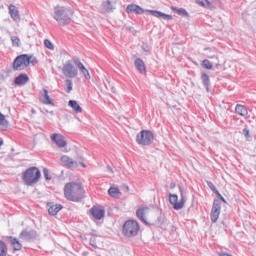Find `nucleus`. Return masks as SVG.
<instances>
[{"instance_id": "1", "label": "nucleus", "mask_w": 256, "mask_h": 256, "mask_svg": "<svg viewBox=\"0 0 256 256\" xmlns=\"http://www.w3.org/2000/svg\"><path fill=\"white\" fill-rule=\"evenodd\" d=\"M64 195L68 201H81L85 190L81 182H69L64 186Z\"/></svg>"}, {"instance_id": "2", "label": "nucleus", "mask_w": 256, "mask_h": 256, "mask_svg": "<svg viewBox=\"0 0 256 256\" xmlns=\"http://www.w3.org/2000/svg\"><path fill=\"white\" fill-rule=\"evenodd\" d=\"M126 11L127 13H136V15H143V13H149V15H152V17H156V19H163L164 21H173V16L169 14H165L157 10H143V8L135 4L128 5Z\"/></svg>"}, {"instance_id": "3", "label": "nucleus", "mask_w": 256, "mask_h": 256, "mask_svg": "<svg viewBox=\"0 0 256 256\" xmlns=\"http://www.w3.org/2000/svg\"><path fill=\"white\" fill-rule=\"evenodd\" d=\"M71 17V13H69V10L66 7L56 6L54 8L53 18L60 27H67V25H70L72 21Z\"/></svg>"}, {"instance_id": "4", "label": "nucleus", "mask_w": 256, "mask_h": 256, "mask_svg": "<svg viewBox=\"0 0 256 256\" xmlns=\"http://www.w3.org/2000/svg\"><path fill=\"white\" fill-rule=\"evenodd\" d=\"M179 189L181 195L180 201L177 194H169L170 204L173 205V209H175L176 211L183 209V207H185V203H187V191L184 190L182 187H179Z\"/></svg>"}, {"instance_id": "5", "label": "nucleus", "mask_w": 256, "mask_h": 256, "mask_svg": "<svg viewBox=\"0 0 256 256\" xmlns=\"http://www.w3.org/2000/svg\"><path fill=\"white\" fill-rule=\"evenodd\" d=\"M139 223L135 220H128L124 223L122 233L124 237H137L139 233Z\"/></svg>"}, {"instance_id": "6", "label": "nucleus", "mask_w": 256, "mask_h": 256, "mask_svg": "<svg viewBox=\"0 0 256 256\" xmlns=\"http://www.w3.org/2000/svg\"><path fill=\"white\" fill-rule=\"evenodd\" d=\"M39 179H41V171L37 167L29 168L23 175L26 185H35V183H39Z\"/></svg>"}, {"instance_id": "7", "label": "nucleus", "mask_w": 256, "mask_h": 256, "mask_svg": "<svg viewBox=\"0 0 256 256\" xmlns=\"http://www.w3.org/2000/svg\"><path fill=\"white\" fill-rule=\"evenodd\" d=\"M62 73L68 79H75V77L79 75V70L77 69V67H75L73 60H68L65 62V64L62 67Z\"/></svg>"}, {"instance_id": "8", "label": "nucleus", "mask_w": 256, "mask_h": 256, "mask_svg": "<svg viewBox=\"0 0 256 256\" xmlns=\"http://www.w3.org/2000/svg\"><path fill=\"white\" fill-rule=\"evenodd\" d=\"M155 137L153 136V132L149 130H142L139 134L136 136V142L138 145H151L153 143Z\"/></svg>"}, {"instance_id": "9", "label": "nucleus", "mask_w": 256, "mask_h": 256, "mask_svg": "<svg viewBox=\"0 0 256 256\" xmlns=\"http://www.w3.org/2000/svg\"><path fill=\"white\" fill-rule=\"evenodd\" d=\"M136 215L140 221L143 223H149L148 221H151L153 219V209L147 207V206H141L137 209Z\"/></svg>"}, {"instance_id": "10", "label": "nucleus", "mask_w": 256, "mask_h": 256, "mask_svg": "<svg viewBox=\"0 0 256 256\" xmlns=\"http://www.w3.org/2000/svg\"><path fill=\"white\" fill-rule=\"evenodd\" d=\"M30 61H31V58H29V55L27 54H23L16 57L13 62L14 71H23L25 67H29Z\"/></svg>"}, {"instance_id": "11", "label": "nucleus", "mask_w": 256, "mask_h": 256, "mask_svg": "<svg viewBox=\"0 0 256 256\" xmlns=\"http://www.w3.org/2000/svg\"><path fill=\"white\" fill-rule=\"evenodd\" d=\"M53 143L57 145L60 149H64V147H67V140L65 139V136H63L60 133H54L50 136Z\"/></svg>"}, {"instance_id": "12", "label": "nucleus", "mask_w": 256, "mask_h": 256, "mask_svg": "<svg viewBox=\"0 0 256 256\" xmlns=\"http://www.w3.org/2000/svg\"><path fill=\"white\" fill-rule=\"evenodd\" d=\"M219 215H221V201L214 200L212 212H211L212 223H217L219 219Z\"/></svg>"}, {"instance_id": "13", "label": "nucleus", "mask_w": 256, "mask_h": 256, "mask_svg": "<svg viewBox=\"0 0 256 256\" xmlns=\"http://www.w3.org/2000/svg\"><path fill=\"white\" fill-rule=\"evenodd\" d=\"M60 161L63 163L64 167H68V169H77V167H79V163L67 155L61 156Z\"/></svg>"}, {"instance_id": "14", "label": "nucleus", "mask_w": 256, "mask_h": 256, "mask_svg": "<svg viewBox=\"0 0 256 256\" xmlns=\"http://www.w3.org/2000/svg\"><path fill=\"white\" fill-rule=\"evenodd\" d=\"M90 213L94 219H97V221H101L103 217H105V208L99 207V206H93L90 209Z\"/></svg>"}, {"instance_id": "15", "label": "nucleus", "mask_w": 256, "mask_h": 256, "mask_svg": "<svg viewBox=\"0 0 256 256\" xmlns=\"http://www.w3.org/2000/svg\"><path fill=\"white\" fill-rule=\"evenodd\" d=\"M8 9L11 19H13V21L16 23H19L21 21V14H19V9L17 6L11 4Z\"/></svg>"}, {"instance_id": "16", "label": "nucleus", "mask_w": 256, "mask_h": 256, "mask_svg": "<svg viewBox=\"0 0 256 256\" xmlns=\"http://www.w3.org/2000/svg\"><path fill=\"white\" fill-rule=\"evenodd\" d=\"M48 213L49 215H57L63 209V205L61 204H53V202L48 203Z\"/></svg>"}, {"instance_id": "17", "label": "nucleus", "mask_w": 256, "mask_h": 256, "mask_svg": "<svg viewBox=\"0 0 256 256\" xmlns=\"http://www.w3.org/2000/svg\"><path fill=\"white\" fill-rule=\"evenodd\" d=\"M134 65L136 67V69L139 71V73H141L142 75L147 73V68L145 67V62L143 61V59L138 58L134 61Z\"/></svg>"}, {"instance_id": "18", "label": "nucleus", "mask_w": 256, "mask_h": 256, "mask_svg": "<svg viewBox=\"0 0 256 256\" xmlns=\"http://www.w3.org/2000/svg\"><path fill=\"white\" fill-rule=\"evenodd\" d=\"M14 83L19 87H21L22 85H26V83H29V76L27 74H20L18 77L15 78Z\"/></svg>"}, {"instance_id": "19", "label": "nucleus", "mask_w": 256, "mask_h": 256, "mask_svg": "<svg viewBox=\"0 0 256 256\" xmlns=\"http://www.w3.org/2000/svg\"><path fill=\"white\" fill-rule=\"evenodd\" d=\"M7 239L10 241L14 251H21V249H23V245H21V242H19V240H17V238L8 236Z\"/></svg>"}, {"instance_id": "20", "label": "nucleus", "mask_w": 256, "mask_h": 256, "mask_svg": "<svg viewBox=\"0 0 256 256\" xmlns=\"http://www.w3.org/2000/svg\"><path fill=\"white\" fill-rule=\"evenodd\" d=\"M42 103L44 105H53V100H51V96H49V91L47 89H43V93L41 94Z\"/></svg>"}, {"instance_id": "21", "label": "nucleus", "mask_w": 256, "mask_h": 256, "mask_svg": "<svg viewBox=\"0 0 256 256\" xmlns=\"http://www.w3.org/2000/svg\"><path fill=\"white\" fill-rule=\"evenodd\" d=\"M69 107H71V109H73V111H75V113H83V108H81V106L79 105V103H77V101L75 100H70L68 102Z\"/></svg>"}, {"instance_id": "22", "label": "nucleus", "mask_w": 256, "mask_h": 256, "mask_svg": "<svg viewBox=\"0 0 256 256\" xmlns=\"http://www.w3.org/2000/svg\"><path fill=\"white\" fill-rule=\"evenodd\" d=\"M171 11H173V13H176V15H181V17H189V13L183 8H177L175 6H172Z\"/></svg>"}, {"instance_id": "23", "label": "nucleus", "mask_w": 256, "mask_h": 256, "mask_svg": "<svg viewBox=\"0 0 256 256\" xmlns=\"http://www.w3.org/2000/svg\"><path fill=\"white\" fill-rule=\"evenodd\" d=\"M7 127H9V121H7L5 115L0 112V131H5Z\"/></svg>"}, {"instance_id": "24", "label": "nucleus", "mask_w": 256, "mask_h": 256, "mask_svg": "<svg viewBox=\"0 0 256 256\" xmlns=\"http://www.w3.org/2000/svg\"><path fill=\"white\" fill-rule=\"evenodd\" d=\"M196 3L201 7H205L206 9H215L213 3L209 2V0H196Z\"/></svg>"}, {"instance_id": "25", "label": "nucleus", "mask_w": 256, "mask_h": 256, "mask_svg": "<svg viewBox=\"0 0 256 256\" xmlns=\"http://www.w3.org/2000/svg\"><path fill=\"white\" fill-rule=\"evenodd\" d=\"M235 111H236L237 115H240L241 117H246V115L248 113L245 106H243L241 104L236 105Z\"/></svg>"}, {"instance_id": "26", "label": "nucleus", "mask_w": 256, "mask_h": 256, "mask_svg": "<svg viewBox=\"0 0 256 256\" xmlns=\"http://www.w3.org/2000/svg\"><path fill=\"white\" fill-rule=\"evenodd\" d=\"M35 237V232L34 231H22L20 234V238L24 239L25 241H29V239H33Z\"/></svg>"}, {"instance_id": "27", "label": "nucleus", "mask_w": 256, "mask_h": 256, "mask_svg": "<svg viewBox=\"0 0 256 256\" xmlns=\"http://www.w3.org/2000/svg\"><path fill=\"white\" fill-rule=\"evenodd\" d=\"M108 195L110 197H114V199H117L121 195V191L117 187H110L108 190Z\"/></svg>"}, {"instance_id": "28", "label": "nucleus", "mask_w": 256, "mask_h": 256, "mask_svg": "<svg viewBox=\"0 0 256 256\" xmlns=\"http://www.w3.org/2000/svg\"><path fill=\"white\" fill-rule=\"evenodd\" d=\"M102 7L107 11V13L113 11V4L111 0H106L102 3Z\"/></svg>"}, {"instance_id": "29", "label": "nucleus", "mask_w": 256, "mask_h": 256, "mask_svg": "<svg viewBox=\"0 0 256 256\" xmlns=\"http://www.w3.org/2000/svg\"><path fill=\"white\" fill-rule=\"evenodd\" d=\"M8 249L7 244L0 240V256H7Z\"/></svg>"}, {"instance_id": "30", "label": "nucleus", "mask_w": 256, "mask_h": 256, "mask_svg": "<svg viewBox=\"0 0 256 256\" xmlns=\"http://www.w3.org/2000/svg\"><path fill=\"white\" fill-rule=\"evenodd\" d=\"M202 83L206 87V91H209L210 80L209 75H207L206 73L202 74Z\"/></svg>"}, {"instance_id": "31", "label": "nucleus", "mask_w": 256, "mask_h": 256, "mask_svg": "<svg viewBox=\"0 0 256 256\" xmlns=\"http://www.w3.org/2000/svg\"><path fill=\"white\" fill-rule=\"evenodd\" d=\"M65 84H66V93H71V91H73V80L66 79Z\"/></svg>"}, {"instance_id": "32", "label": "nucleus", "mask_w": 256, "mask_h": 256, "mask_svg": "<svg viewBox=\"0 0 256 256\" xmlns=\"http://www.w3.org/2000/svg\"><path fill=\"white\" fill-rule=\"evenodd\" d=\"M12 46L13 47H21V39L17 36H11Z\"/></svg>"}, {"instance_id": "33", "label": "nucleus", "mask_w": 256, "mask_h": 256, "mask_svg": "<svg viewBox=\"0 0 256 256\" xmlns=\"http://www.w3.org/2000/svg\"><path fill=\"white\" fill-rule=\"evenodd\" d=\"M44 45L47 49H50V51L55 50V45H53V42H51V40H49V39L44 40Z\"/></svg>"}, {"instance_id": "34", "label": "nucleus", "mask_w": 256, "mask_h": 256, "mask_svg": "<svg viewBox=\"0 0 256 256\" xmlns=\"http://www.w3.org/2000/svg\"><path fill=\"white\" fill-rule=\"evenodd\" d=\"M202 67H204L205 69L211 70L213 69V64H211V61L205 59L202 61Z\"/></svg>"}, {"instance_id": "35", "label": "nucleus", "mask_w": 256, "mask_h": 256, "mask_svg": "<svg viewBox=\"0 0 256 256\" xmlns=\"http://www.w3.org/2000/svg\"><path fill=\"white\" fill-rule=\"evenodd\" d=\"M106 82L108 83V85L106 84V89H110L112 93H117L115 86L111 85V81L109 80V78H106Z\"/></svg>"}, {"instance_id": "36", "label": "nucleus", "mask_w": 256, "mask_h": 256, "mask_svg": "<svg viewBox=\"0 0 256 256\" xmlns=\"http://www.w3.org/2000/svg\"><path fill=\"white\" fill-rule=\"evenodd\" d=\"M77 66H78V69H80L81 73L87 69V68L85 67V65H83L82 62L79 61V60H78V62H77Z\"/></svg>"}, {"instance_id": "37", "label": "nucleus", "mask_w": 256, "mask_h": 256, "mask_svg": "<svg viewBox=\"0 0 256 256\" xmlns=\"http://www.w3.org/2000/svg\"><path fill=\"white\" fill-rule=\"evenodd\" d=\"M82 74L84 75L85 79L89 80L91 79V74L89 73V70H83Z\"/></svg>"}, {"instance_id": "38", "label": "nucleus", "mask_w": 256, "mask_h": 256, "mask_svg": "<svg viewBox=\"0 0 256 256\" xmlns=\"http://www.w3.org/2000/svg\"><path fill=\"white\" fill-rule=\"evenodd\" d=\"M44 177L47 181H51V178L49 177V170L47 168H44L43 170Z\"/></svg>"}, {"instance_id": "39", "label": "nucleus", "mask_w": 256, "mask_h": 256, "mask_svg": "<svg viewBox=\"0 0 256 256\" xmlns=\"http://www.w3.org/2000/svg\"><path fill=\"white\" fill-rule=\"evenodd\" d=\"M30 62L29 65H37L38 61L37 58L33 57V56H29Z\"/></svg>"}, {"instance_id": "40", "label": "nucleus", "mask_w": 256, "mask_h": 256, "mask_svg": "<svg viewBox=\"0 0 256 256\" xmlns=\"http://www.w3.org/2000/svg\"><path fill=\"white\" fill-rule=\"evenodd\" d=\"M90 245L94 248L97 249V240L95 238L90 239Z\"/></svg>"}, {"instance_id": "41", "label": "nucleus", "mask_w": 256, "mask_h": 256, "mask_svg": "<svg viewBox=\"0 0 256 256\" xmlns=\"http://www.w3.org/2000/svg\"><path fill=\"white\" fill-rule=\"evenodd\" d=\"M208 187H210L211 191H213V193L216 192L217 188H215V185H213L211 182H207Z\"/></svg>"}, {"instance_id": "42", "label": "nucleus", "mask_w": 256, "mask_h": 256, "mask_svg": "<svg viewBox=\"0 0 256 256\" xmlns=\"http://www.w3.org/2000/svg\"><path fill=\"white\" fill-rule=\"evenodd\" d=\"M206 57H208V59H216L217 61H219V58L215 54L214 55L207 54Z\"/></svg>"}, {"instance_id": "43", "label": "nucleus", "mask_w": 256, "mask_h": 256, "mask_svg": "<svg viewBox=\"0 0 256 256\" xmlns=\"http://www.w3.org/2000/svg\"><path fill=\"white\" fill-rule=\"evenodd\" d=\"M142 49H143L144 51H146V52L151 51V47H149V46H143Z\"/></svg>"}, {"instance_id": "44", "label": "nucleus", "mask_w": 256, "mask_h": 256, "mask_svg": "<svg viewBox=\"0 0 256 256\" xmlns=\"http://www.w3.org/2000/svg\"><path fill=\"white\" fill-rule=\"evenodd\" d=\"M243 132H244L245 137H249V130L247 128H245L243 130Z\"/></svg>"}, {"instance_id": "45", "label": "nucleus", "mask_w": 256, "mask_h": 256, "mask_svg": "<svg viewBox=\"0 0 256 256\" xmlns=\"http://www.w3.org/2000/svg\"><path fill=\"white\" fill-rule=\"evenodd\" d=\"M214 193H215V195H217V197H219L221 195V193H219V190H217V189L215 190Z\"/></svg>"}, {"instance_id": "46", "label": "nucleus", "mask_w": 256, "mask_h": 256, "mask_svg": "<svg viewBox=\"0 0 256 256\" xmlns=\"http://www.w3.org/2000/svg\"><path fill=\"white\" fill-rule=\"evenodd\" d=\"M107 170L110 172V173H113V168H111V167H107Z\"/></svg>"}, {"instance_id": "47", "label": "nucleus", "mask_w": 256, "mask_h": 256, "mask_svg": "<svg viewBox=\"0 0 256 256\" xmlns=\"http://www.w3.org/2000/svg\"><path fill=\"white\" fill-rule=\"evenodd\" d=\"M220 199H221V201H223V203H227V200H225V198L223 196Z\"/></svg>"}, {"instance_id": "48", "label": "nucleus", "mask_w": 256, "mask_h": 256, "mask_svg": "<svg viewBox=\"0 0 256 256\" xmlns=\"http://www.w3.org/2000/svg\"><path fill=\"white\" fill-rule=\"evenodd\" d=\"M80 165L82 166V167H87V165H85V163H83V162H80Z\"/></svg>"}, {"instance_id": "49", "label": "nucleus", "mask_w": 256, "mask_h": 256, "mask_svg": "<svg viewBox=\"0 0 256 256\" xmlns=\"http://www.w3.org/2000/svg\"><path fill=\"white\" fill-rule=\"evenodd\" d=\"M170 188H171V189H175V184L172 183V184L170 185Z\"/></svg>"}, {"instance_id": "50", "label": "nucleus", "mask_w": 256, "mask_h": 256, "mask_svg": "<svg viewBox=\"0 0 256 256\" xmlns=\"http://www.w3.org/2000/svg\"><path fill=\"white\" fill-rule=\"evenodd\" d=\"M219 65H221V64H219V62H217V63L215 64L216 67H219Z\"/></svg>"}, {"instance_id": "51", "label": "nucleus", "mask_w": 256, "mask_h": 256, "mask_svg": "<svg viewBox=\"0 0 256 256\" xmlns=\"http://www.w3.org/2000/svg\"><path fill=\"white\" fill-rule=\"evenodd\" d=\"M64 153H69V150H67V149H64Z\"/></svg>"}, {"instance_id": "52", "label": "nucleus", "mask_w": 256, "mask_h": 256, "mask_svg": "<svg viewBox=\"0 0 256 256\" xmlns=\"http://www.w3.org/2000/svg\"><path fill=\"white\" fill-rule=\"evenodd\" d=\"M1 145H3V140H0V147H1Z\"/></svg>"}, {"instance_id": "53", "label": "nucleus", "mask_w": 256, "mask_h": 256, "mask_svg": "<svg viewBox=\"0 0 256 256\" xmlns=\"http://www.w3.org/2000/svg\"><path fill=\"white\" fill-rule=\"evenodd\" d=\"M126 190L129 191V186L126 187Z\"/></svg>"}, {"instance_id": "54", "label": "nucleus", "mask_w": 256, "mask_h": 256, "mask_svg": "<svg viewBox=\"0 0 256 256\" xmlns=\"http://www.w3.org/2000/svg\"><path fill=\"white\" fill-rule=\"evenodd\" d=\"M218 197H219V199H221V197H223V196L220 194Z\"/></svg>"}, {"instance_id": "55", "label": "nucleus", "mask_w": 256, "mask_h": 256, "mask_svg": "<svg viewBox=\"0 0 256 256\" xmlns=\"http://www.w3.org/2000/svg\"><path fill=\"white\" fill-rule=\"evenodd\" d=\"M32 113H35V110H32Z\"/></svg>"}]
</instances>
